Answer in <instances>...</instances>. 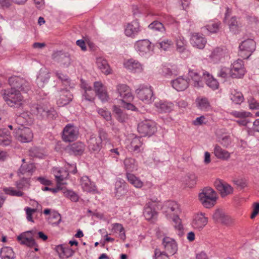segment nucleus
Here are the masks:
<instances>
[{"label": "nucleus", "instance_id": "nucleus-47", "mask_svg": "<svg viewBox=\"0 0 259 259\" xmlns=\"http://www.w3.org/2000/svg\"><path fill=\"white\" fill-rule=\"evenodd\" d=\"M230 98L231 100L236 104H240L244 100L242 93L235 89L231 90Z\"/></svg>", "mask_w": 259, "mask_h": 259}, {"label": "nucleus", "instance_id": "nucleus-33", "mask_svg": "<svg viewBox=\"0 0 259 259\" xmlns=\"http://www.w3.org/2000/svg\"><path fill=\"white\" fill-rule=\"evenodd\" d=\"M191 43L194 47L202 49L204 48L206 40L202 34L194 33L192 35Z\"/></svg>", "mask_w": 259, "mask_h": 259}, {"label": "nucleus", "instance_id": "nucleus-31", "mask_svg": "<svg viewBox=\"0 0 259 259\" xmlns=\"http://www.w3.org/2000/svg\"><path fill=\"white\" fill-rule=\"evenodd\" d=\"M188 75L190 80V83L194 87L199 88L203 86L201 76L197 70H189Z\"/></svg>", "mask_w": 259, "mask_h": 259}, {"label": "nucleus", "instance_id": "nucleus-3", "mask_svg": "<svg viewBox=\"0 0 259 259\" xmlns=\"http://www.w3.org/2000/svg\"><path fill=\"white\" fill-rule=\"evenodd\" d=\"M198 198L200 203L204 207L210 208L216 204L218 196L217 193L212 188L206 187L199 194Z\"/></svg>", "mask_w": 259, "mask_h": 259}, {"label": "nucleus", "instance_id": "nucleus-38", "mask_svg": "<svg viewBox=\"0 0 259 259\" xmlns=\"http://www.w3.org/2000/svg\"><path fill=\"white\" fill-rule=\"evenodd\" d=\"M126 178L128 182L136 188H141L144 185L140 179L133 174L126 172Z\"/></svg>", "mask_w": 259, "mask_h": 259}, {"label": "nucleus", "instance_id": "nucleus-20", "mask_svg": "<svg viewBox=\"0 0 259 259\" xmlns=\"http://www.w3.org/2000/svg\"><path fill=\"white\" fill-rule=\"evenodd\" d=\"M162 244L164 248V253L167 255H174L178 250L176 241L169 237H164L162 239Z\"/></svg>", "mask_w": 259, "mask_h": 259}, {"label": "nucleus", "instance_id": "nucleus-9", "mask_svg": "<svg viewBox=\"0 0 259 259\" xmlns=\"http://www.w3.org/2000/svg\"><path fill=\"white\" fill-rule=\"evenodd\" d=\"M32 114L42 118H53L56 113L54 109L49 108L48 104H40L33 105L31 109Z\"/></svg>", "mask_w": 259, "mask_h": 259}, {"label": "nucleus", "instance_id": "nucleus-45", "mask_svg": "<svg viewBox=\"0 0 259 259\" xmlns=\"http://www.w3.org/2000/svg\"><path fill=\"white\" fill-rule=\"evenodd\" d=\"M197 107L201 110L207 111L210 105L208 99L203 97H199L196 100Z\"/></svg>", "mask_w": 259, "mask_h": 259}, {"label": "nucleus", "instance_id": "nucleus-4", "mask_svg": "<svg viewBox=\"0 0 259 259\" xmlns=\"http://www.w3.org/2000/svg\"><path fill=\"white\" fill-rule=\"evenodd\" d=\"M65 168L64 170H62L57 167L53 169V174L58 183V187L59 188L63 189V186L66 184V183L64 182V180L67 178L69 173L74 174L77 171L75 164L67 163L65 165Z\"/></svg>", "mask_w": 259, "mask_h": 259}, {"label": "nucleus", "instance_id": "nucleus-1", "mask_svg": "<svg viewBox=\"0 0 259 259\" xmlns=\"http://www.w3.org/2000/svg\"><path fill=\"white\" fill-rule=\"evenodd\" d=\"M9 82L12 88L1 92L4 100L11 107L21 106L24 100L20 91L26 92L28 90V83L22 78L17 76L11 77Z\"/></svg>", "mask_w": 259, "mask_h": 259}, {"label": "nucleus", "instance_id": "nucleus-37", "mask_svg": "<svg viewBox=\"0 0 259 259\" xmlns=\"http://www.w3.org/2000/svg\"><path fill=\"white\" fill-rule=\"evenodd\" d=\"M126 185V183L123 179L117 180L115 185V193L117 196L120 197L125 193Z\"/></svg>", "mask_w": 259, "mask_h": 259}, {"label": "nucleus", "instance_id": "nucleus-51", "mask_svg": "<svg viewBox=\"0 0 259 259\" xmlns=\"http://www.w3.org/2000/svg\"><path fill=\"white\" fill-rule=\"evenodd\" d=\"M221 22L219 21H211L205 26V28L210 33H217L220 27Z\"/></svg>", "mask_w": 259, "mask_h": 259}, {"label": "nucleus", "instance_id": "nucleus-21", "mask_svg": "<svg viewBox=\"0 0 259 259\" xmlns=\"http://www.w3.org/2000/svg\"><path fill=\"white\" fill-rule=\"evenodd\" d=\"M214 186L222 197H226L233 193V188L223 180H217L214 182Z\"/></svg>", "mask_w": 259, "mask_h": 259}, {"label": "nucleus", "instance_id": "nucleus-18", "mask_svg": "<svg viewBox=\"0 0 259 259\" xmlns=\"http://www.w3.org/2000/svg\"><path fill=\"white\" fill-rule=\"evenodd\" d=\"M116 91L121 98V102H132L134 99V96L131 92V90L125 84L119 83L116 86Z\"/></svg>", "mask_w": 259, "mask_h": 259}, {"label": "nucleus", "instance_id": "nucleus-61", "mask_svg": "<svg viewBox=\"0 0 259 259\" xmlns=\"http://www.w3.org/2000/svg\"><path fill=\"white\" fill-rule=\"evenodd\" d=\"M230 69L226 67L222 66L218 72V75L219 77L222 78H227L228 76H230Z\"/></svg>", "mask_w": 259, "mask_h": 259}, {"label": "nucleus", "instance_id": "nucleus-13", "mask_svg": "<svg viewBox=\"0 0 259 259\" xmlns=\"http://www.w3.org/2000/svg\"><path fill=\"white\" fill-rule=\"evenodd\" d=\"M159 201L157 199L153 200L150 199L146 203L144 210V215L147 220L150 221L155 219L157 215L156 207L159 205Z\"/></svg>", "mask_w": 259, "mask_h": 259}, {"label": "nucleus", "instance_id": "nucleus-24", "mask_svg": "<svg viewBox=\"0 0 259 259\" xmlns=\"http://www.w3.org/2000/svg\"><path fill=\"white\" fill-rule=\"evenodd\" d=\"M213 220L217 222L226 225H231L234 222V220L230 216L226 215L223 210L217 209L213 215Z\"/></svg>", "mask_w": 259, "mask_h": 259}, {"label": "nucleus", "instance_id": "nucleus-43", "mask_svg": "<svg viewBox=\"0 0 259 259\" xmlns=\"http://www.w3.org/2000/svg\"><path fill=\"white\" fill-rule=\"evenodd\" d=\"M11 141V137L10 132L6 129H0V145H8Z\"/></svg>", "mask_w": 259, "mask_h": 259}, {"label": "nucleus", "instance_id": "nucleus-7", "mask_svg": "<svg viewBox=\"0 0 259 259\" xmlns=\"http://www.w3.org/2000/svg\"><path fill=\"white\" fill-rule=\"evenodd\" d=\"M161 208L163 214L168 220L179 215L181 212L180 205L175 201H165Z\"/></svg>", "mask_w": 259, "mask_h": 259}, {"label": "nucleus", "instance_id": "nucleus-6", "mask_svg": "<svg viewBox=\"0 0 259 259\" xmlns=\"http://www.w3.org/2000/svg\"><path fill=\"white\" fill-rule=\"evenodd\" d=\"M109 141L108 134L104 131H100L99 136L92 135L88 141V147L90 150L98 151L102 147V142Z\"/></svg>", "mask_w": 259, "mask_h": 259}, {"label": "nucleus", "instance_id": "nucleus-27", "mask_svg": "<svg viewBox=\"0 0 259 259\" xmlns=\"http://www.w3.org/2000/svg\"><path fill=\"white\" fill-rule=\"evenodd\" d=\"M207 223L208 218L205 216V213L199 212L194 216L192 225L194 228L201 230L206 225Z\"/></svg>", "mask_w": 259, "mask_h": 259}, {"label": "nucleus", "instance_id": "nucleus-12", "mask_svg": "<svg viewBox=\"0 0 259 259\" xmlns=\"http://www.w3.org/2000/svg\"><path fill=\"white\" fill-rule=\"evenodd\" d=\"M138 97L145 103L149 104L153 100V90L150 86L140 85L136 90Z\"/></svg>", "mask_w": 259, "mask_h": 259}, {"label": "nucleus", "instance_id": "nucleus-49", "mask_svg": "<svg viewBox=\"0 0 259 259\" xmlns=\"http://www.w3.org/2000/svg\"><path fill=\"white\" fill-rule=\"evenodd\" d=\"M1 256L2 259H14V253L11 247H4L1 249Z\"/></svg>", "mask_w": 259, "mask_h": 259}, {"label": "nucleus", "instance_id": "nucleus-23", "mask_svg": "<svg viewBox=\"0 0 259 259\" xmlns=\"http://www.w3.org/2000/svg\"><path fill=\"white\" fill-rule=\"evenodd\" d=\"M72 99L73 95L68 90H62L57 96V104L59 106H64L69 104Z\"/></svg>", "mask_w": 259, "mask_h": 259}, {"label": "nucleus", "instance_id": "nucleus-53", "mask_svg": "<svg viewBox=\"0 0 259 259\" xmlns=\"http://www.w3.org/2000/svg\"><path fill=\"white\" fill-rule=\"evenodd\" d=\"M178 72L179 71L176 67L170 69L164 66L162 67L161 72L160 73L164 76L171 77L177 75L178 74Z\"/></svg>", "mask_w": 259, "mask_h": 259}, {"label": "nucleus", "instance_id": "nucleus-19", "mask_svg": "<svg viewBox=\"0 0 259 259\" xmlns=\"http://www.w3.org/2000/svg\"><path fill=\"white\" fill-rule=\"evenodd\" d=\"M123 66L127 70L134 73H141L144 70V65L133 58L125 60Z\"/></svg>", "mask_w": 259, "mask_h": 259}, {"label": "nucleus", "instance_id": "nucleus-56", "mask_svg": "<svg viewBox=\"0 0 259 259\" xmlns=\"http://www.w3.org/2000/svg\"><path fill=\"white\" fill-rule=\"evenodd\" d=\"M55 75L61 81L62 83L66 89L70 86V80L68 78V76L58 72H56Z\"/></svg>", "mask_w": 259, "mask_h": 259}, {"label": "nucleus", "instance_id": "nucleus-35", "mask_svg": "<svg viewBox=\"0 0 259 259\" xmlns=\"http://www.w3.org/2000/svg\"><path fill=\"white\" fill-rule=\"evenodd\" d=\"M113 112L116 119L120 122H125L128 119V115L116 105L113 106Z\"/></svg>", "mask_w": 259, "mask_h": 259}, {"label": "nucleus", "instance_id": "nucleus-2", "mask_svg": "<svg viewBox=\"0 0 259 259\" xmlns=\"http://www.w3.org/2000/svg\"><path fill=\"white\" fill-rule=\"evenodd\" d=\"M81 87L84 90L83 96L89 101H93L94 99L95 93L102 102H106L109 99L107 88L100 81L94 82V90L92 87L84 81L81 80Z\"/></svg>", "mask_w": 259, "mask_h": 259}, {"label": "nucleus", "instance_id": "nucleus-48", "mask_svg": "<svg viewBox=\"0 0 259 259\" xmlns=\"http://www.w3.org/2000/svg\"><path fill=\"white\" fill-rule=\"evenodd\" d=\"M50 78V75L49 71L46 68L41 69L37 76V81L45 83L48 82Z\"/></svg>", "mask_w": 259, "mask_h": 259}, {"label": "nucleus", "instance_id": "nucleus-5", "mask_svg": "<svg viewBox=\"0 0 259 259\" xmlns=\"http://www.w3.org/2000/svg\"><path fill=\"white\" fill-rule=\"evenodd\" d=\"M209 58L214 63H224L230 59V52L225 47H218L212 50Z\"/></svg>", "mask_w": 259, "mask_h": 259}, {"label": "nucleus", "instance_id": "nucleus-8", "mask_svg": "<svg viewBox=\"0 0 259 259\" xmlns=\"http://www.w3.org/2000/svg\"><path fill=\"white\" fill-rule=\"evenodd\" d=\"M36 237V231L31 230L23 232L17 237V240L20 244L25 245L30 248L34 247V251L38 250V245L34 239Z\"/></svg>", "mask_w": 259, "mask_h": 259}, {"label": "nucleus", "instance_id": "nucleus-41", "mask_svg": "<svg viewBox=\"0 0 259 259\" xmlns=\"http://www.w3.org/2000/svg\"><path fill=\"white\" fill-rule=\"evenodd\" d=\"M203 76L205 79L206 84L213 90L218 88L219 83L213 76L207 72H203Z\"/></svg>", "mask_w": 259, "mask_h": 259}, {"label": "nucleus", "instance_id": "nucleus-15", "mask_svg": "<svg viewBox=\"0 0 259 259\" xmlns=\"http://www.w3.org/2000/svg\"><path fill=\"white\" fill-rule=\"evenodd\" d=\"M246 72L242 60L238 59L234 61L231 66L230 76L234 78L242 77Z\"/></svg>", "mask_w": 259, "mask_h": 259}, {"label": "nucleus", "instance_id": "nucleus-63", "mask_svg": "<svg viewBox=\"0 0 259 259\" xmlns=\"http://www.w3.org/2000/svg\"><path fill=\"white\" fill-rule=\"evenodd\" d=\"M219 142L224 147H227L231 143L232 140L230 136H225L219 140Z\"/></svg>", "mask_w": 259, "mask_h": 259}, {"label": "nucleus", "instance_id": "nucleus-36", "mask_svg": "<svg viewBox=\"0 0 259 259\" xmlns=\"http://www.w3.org/2000/svg\"><path fill=\"white\" fill-rule=\"evenodd\" d=\"M96 63L98 68L103 73L106 75L111 73V69L106 60L102 57H99L97 59Z\"/></svg>", "mask_w": 259, "mask_h": 259}, {"label": "nucleus", "instance_id": "nucleus-28", "mask_svg": "<svg viewBox=\"0 0 259 259\" xmlns=\"http://www.w3.org/2000/svg\"><path fill=\"white\" fill-rule=\"evenodd\" d=\"M135 46L136 50L142 56L149 53L153 49L151 42L147 39L137 41Z\"/></svg>", "mask_w": 259, "mask_h": 259}, {"label": "nucleus", "instance_id": "nucleus-22", "mask_svg": "<svg viewBox=\"0 0 259 259\" xmlns=\"http://www.w3.org/2000/svg\"><path fill=\"white\" fill-rule=\"evenodd\" d=\"M231 14V10L228 8L226 9L225 16L224 18V22L227 23L230 28L231 31L234 33H238L241 28L240 23L237 20L235 17H232L228 21V18Z\"/></svg>", "mask_w": 259, "mask_h": 259}, {"label": "nucleus", "instance_id": "nucleus-39", "mask_svg": "<svg viewBox=\"0 0 259 259\" xmlns=\"http://www.w3.org/2000/svg\"><path fill=\"white\" fill-rule=\"evenodd\" d=\"M123 163L126 172L130 173V172H133L138 169V165L135 159L132 158H125Z\"/></svg>", "mask_w": 259, "mask_h": 259}, {"label": "nucleus", "instance_id": "nucleus-10", "mask_svg": "<svg viewBox=\"0 0 259 259\" xmlns=\"http://www.w3.org/2000/svg\"><path fill=\"white\" fill-rule=\"evenodd\" d=\"M138 131L141 136H151L157 131L156 123L151 120H145L138 125Z\"/></svg>", "mask_w": 259, "mask_h": 259}, {"label": "nucleus", "instance_id": "nucleus-34", "mask_svg": "<svg viewBox=\"0 0 259 259\" xmlns=\"http://www.w3.org/2000/svg\"><path fill=\"white\" fill-rule=\"evenodd\" d=\"M213 154L218 159L223 160H228L231 157V153L227 150L223 149L218 144L214 146Z\"/></svg>", "mask_w": 259, "mask_h": 259}, {"label": "nucleus", "instance_id": "nucleus-17", "mask_svg": "<svg viewBox=\"0 0 259 259\" xmlns=\"http://www.w3.org/2000/svg\"><path fill=\"white\" fill-rule=\"evenodd\" d=\"M78 131L76 127L71 124H68L64 128L62 139L65 142H72L78 137Z\"/></svg>", "mask_w": 259, "mask_h": 259}, {"label": "nucleus", "instance_id": "nucleus-11", "mask_svg": "<svg viewBox=\"0 0 259 259\" xmlns=\"http://www.w3.org/2000/svg\"><path fill=\"white\" fill-rule=\"evenodd\" d=\"M255 49V42L252 39H247L240 45L238 55L244 59H247Z\"/></svg>", "mask_w": 259, "mask_h": 259}, {"label": "nucleus", "instance_id": "nucleus-59", "mask_svg": "<svg viewBox=\"0 0 259 259\" xmlns=\"http://www.w3.org/2000/svg\"><path fill=\"white\" fill-rule=\"evenodd\" d=\"M97 112L103 117L106 120L109 121L111 119V114L110 112L103 108H98Z\"/></svg>", "mask_w": 259, "mask_h": 259}, {"label": "nucleus", "instance_id": "nucleus-55", "mask_svg": "<svg viewBox=\"0 0 259 259\" xmlns=\"http://www.w3.org/2000/svg\"><path fill=\"white\" fill-rule=\"evenodd\" d=\"M16 183V186L19 190H23L26 188H28L30 186V180L29 179H20Z\"/></svg>", "mask_w": 259, "mask_h": 259}, {"label": "nucleus", "instance_id": "nucleus-44", "mask_svg": "<svg viewBox=\"0 0 259 259\" xmlns=\"http://www.w3.org/2000/svg\"><path fill=\"white\" fill-rule=\"evenodd\" d=\"M111 232L113 234H119V237L123 241H124L126 237L125 230L123 226L119 223H114L112 224Z\"/></svg>", "mask_w": 259, "mask_h": 259}, {"label": "nucleus", "instance_id": "nucleus-29", "mask_svg": "<svg viewBox=\"0 0 259 259\" xmlns=\"http://www.w3.org/2000/svg\"><path fill=\"white\" fill-rule=\"evenodd\" d=\"M156 110L159 113H168L174 110V105L170 102L159 100L154 103Z\"/></svg>", "mask_w": 259, "mask_h": 259}, {"label": "nucleus", "instance_id": "nucleus-58", "mask_svg": "<svg viewBox=\"0 0 259 259\" xmlns=\"http://www.w3.org/2000/svg\"><path fill=\"white\" fill-rule=\"evenodd\" d=\"M170 220H172L174 223V226L176 230L180 231L183 230V226L182 224L181 219L179 217V215H177V216L170 219Z\"/></svg>", "mask_w": 259, "mask_h": 259}, {"label": "nucleus", "instance_id": "nucleus-54", "mask_svg": "<svg viewBox=\"0 0 259 259\" xmlns=\"http://www.w3.org/2000/svg\"><path fill=\"white\" fill-rule=\"evenodd\" d=\"M84 146L81 142H76L71 145V150L76 155L81 154L84 150Z\"/></svg>", "mask_w": 259, "mask_h": 259}, {"label": "nucleus", "instance_id": "nucleus-30", "mask_svg": "<svg viewBox=\"0 0 259 259\" xmlns=\"http://www.w3.org/2000/svg\"><path fill=\"white\" fill-rule=\"evenodd\" d=\"M80 185L84 191L93 193L97 192V189L94 183L91 182L87 176H83L81 178Z\"/></svg>", "mask_w": 259, "mask_h": 259}, {"label": "nucleus", "instance_id": "nucleus-25", "mask_svg": "<svg viewBox=\"0 0 259 259\" xmlns=\"http://www.w3.org/2000/svg\"><path fill=\"white\" fill-rule=\"evenodd\" d=\"M35 170V167L33 163H24L20 167L18 175L20 179L27 178L30 179Z\"/></svg>", "mask_w": 259, "mask_h": 259}, {"label": "nucleus", "instance_id": "nucleus-32", "mask_svg": "<svg viewBox=\"0 0 259 259\" xmlns=\"http://www.w3.org/2000/svg\"><path fill=\"white\" fill-rule=\"evenodd\" d=\"M189 82L183 76H180L171 81L172 87L178 91H183L187 89Z\"/></svg>", "mask_w": 259, "mask_h": 259}, {"label": "nucleus", "instance_id": "nucleus-16", "mask_svg": "<svg viewBox=\"0 0 259 259\" xmlns=\"http://www.w3.org/2000/svg\"><path fill=\"white\" fill-rule=\"evenodd\" d=\"M231 114L237 118L236 122L242 126H247L248 123L251 122V118L253 117L251 113L245 111H234L232 112Z\"/></svg>", "mask_w": 259, "mask_h": 259}, {"label": "nucleus", "instance_id": "nucleus-40", "mask_svg": "<svg viewBox=\"0 0 259 259\" xmlns=\"http://www.w3.org/2000/svg\"><path fill=\"white\" fill-rule=\"evenodd\" d=\"M197 176L193 173L187 175L184 180V184L185 187L192 188L196 185Z\"/></svg>", "mask_w": 259, "mask_h": 259}, {"label": "nucleus", "instance_id": "nucleus-26", "mask_svg": "<svg viewBox=\"0 0 259 259\" xmlns=\"http://www.w3.org/2000/svg\"><path fill=\"white\" fill-rule=\"evenodd\" d=\"M140 31L139 22L137 20H134L125 26L124 33L127 36L134 38Z\"/></svg>", "mask_w": 259, "mask_h": 259}, {"label": "nucleus", "instance_id": "nucleus-52", "mask_svg": "<svg viewBox=\"0 0 259 259\" xmlns=\"http://www.w3.org/2000/svg\"><path fill=\"white\" fill-rule=\"evenodd\" d=\"M4 192L7 195L12 196L21 197L24 194V193L19 189L16 190L13 187H4L3 188Z\"/></svg>", "mask_w": 259, "mask_h": 259}, {"label": "nucleus", "instance_id": "nucleus-57", "mask_svg": "<svg viewBox=\"0 0 259 259\" xmlns=\"http://www.w3.org/2000/svg\"><path fill=\"white\" fill-rule=\"evenodd\" d=\"M173 45L171 40L168 39H163L161 41L157 43V47L163 49V50H167Z\"/></svg>", "mask_w": 259, "mask_h": 259}, {"label": "nucleus", "instance_id": "nucleus-62", "mask_svg": "<svg viewBox=\"0 0 259 259\" xmlns=\"http://www.w3.org/2000/svg\"><path fill=\"white\" fill-rule=\"evenodd\" d=\"M208 122L207 118L202 115L200 117H197L193 121V124L195 126L201 125L202 124H205Z\"/></svg>", "mask_w": 259, "mask_h": 259}, {"label": "nucleus", "instance_id": "nucleus-42", "mask_svg": "<svg viewBox=\"0 0 259 259\" xmlns=\"http://www.w3.org/2000/svg\"><path fill=\"white\" fill-rule=\"evenodd\" d=\"M57 251L61 258H67L72 256L74 253L72 249L68 247L59 246L57 247Z\"/></svg>", "mask_w": 259, "mask_h": 259}, {"label": "nucleus", "instance_id": "nucleus-60", "mask_svg": "<svg viewBox=\"0 0 259 259\" xmlns=\"http://www.w3.org/2000/svg\"><path fill=\"white\" fill-rule=\"evenodd\" d=\"M64 195L70 199L72 201L76 202L78 200V195L73 191L71 190H65L63 192Z\"/></svg>", "mask_w": 259, "mask_h": 259}, {"label": "nucleus", "instance_id": "nucleus-14", "mask_svg": "<svg viewBox=\"0 0 259 259\" xmlns=\"http://www.w3.org/2000/svg\"><path fill=\"white\" fill-rule=\"evenodd\" d=\"M14 136L18 140L24 143L30 142L33 137L30 128L22 125L15 129Z\"/></svg>", "mask_w": 259, "mask_h": 259}, {"label": "nucleus", "instance_id": "nucleus-46", "mask_svg": "<svg viewBox=\"0 0 259 259\" xmlns=\"http://www.w3.org/2000/svg\"><path fill=\"white\" fill-rule=\"evenodd\" d=\"M142 145V143L139 137H135L132 139L130 145H128V150L136 153L140 152V147Z\"/></svg>", "mask_w": 259, "mask_h": 259}, {"label": "nucleus", "instance_id": "nucleus-64", "mask_svg": "<svg viewBox=\"0 0 259 259\" xmlns=\"http://www.w3.org/2000/svg\"><path fill=\"white\" fill-rule=\"evenodd\" d=\"M154 255L155 259H169L168 255L161 252L157 249L155 250Z\"/></svg>", "mask_w": 259, "mask_h": 259}, {"label": "nucleus", "instance_id": "nucleus-50", "mask_svg": "<svg viewBox=\"0 0 259 259\" xmlns=\"http://www.w3.org/2000/svg\"><path fill=\"white\" fill-rule=\"evenodd\" d=\"M177 50L180 52H184L187 48V42L182 36H179L176 40Z\"/></svg>", "mask_w": 259, "mask_h": 259}]
</instances>
